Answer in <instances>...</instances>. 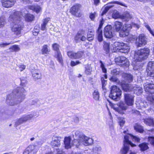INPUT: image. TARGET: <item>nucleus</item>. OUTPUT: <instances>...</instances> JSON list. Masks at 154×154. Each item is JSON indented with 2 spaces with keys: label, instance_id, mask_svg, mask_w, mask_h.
<instances>
[{
  "label": "nucleus",
  "instance_id": "nucleus-52",
  "mask_svg": "<svg viewBox=\"0 0 154 154\" xmlns=\"http://www.w3.org/2000/svg\"><path fill=\"white\" fill-rule=\"evenodd\" d=\"M109 80L110 81L112 82L118 83H119V84L120 82H121L119 81V80L114 75L112 76L109 79Z\"/></svg>",
  "mask_w": 154,
  "mask_h": 154
},
{
  "label": "nucleus",
  "instance_id": "nucleus-34",
  "mask_svg": "<svg viewBox=\"0 0 154 154\" xmlns=\"http://www.w3.org/2000/svg\"><path fill=\"white\" fill-rule=\"evenodd\" d=\"M97 38L99 42H101L103 40L102 32L101 29H98L97 31Z\"/></svg>",
  "mask_w": 154,
  "mask_h": 154
},
{
  "label": "nucleus",
  "instance_id": "nucleus-24",
  "mask_svg": "<svg viewBox=\"0 0 154 154\" xmlns=\"http://www.w3.org/2000/svg\"><path fill=\"white\" fill-rule=\"evenodd\" d=\"M143 122L146 125L154 127V119L151 117H149L143 119Z\"/></svg>",
  "mask_w": 154,
  "mask_h": 154
},
{
  "label": "nucleus",
  "instance_id": "nucleus-59",
  "mask_svg": "<svg viewBox=\"0 0 154 154\" xmlns=\"http://www.w3.org/2000/svg\"><path fill=\"white\" fill-rule=\"evenodd\" d=\"M80 63L81 62L79 61H76L75 62L72 61L70 63V65L72 66H74Z\"/></svg>",
  "mask_w": 154,
  "mask_h": 154
},
{
  "label": "nucleus",
  "instance_id": "nucleus-53",
  "mask_svg": "<svg viewBox=\"0 0 154 154\" xmlns=\"http://www.w3.org/2000/svg\"><path fill=\"white\" fill-rule=\"evenodd\" d=\"M100 67L101 68L103 72L104 73H106L107 71L104 65L101 61H100Z\"/></svg>",
  "mask_w": 154,
  "mask_h": 154
},
{
  "label": "nucleus",
  "instance_id": "nucleus-20",
  "mask_svg": "<svg viewBox=\"0 0 154 154\" xmlns=\"http://www.w3.org/2000/svg\"><path fill=\"white\" fill-rule=\"evenodd\" d=\"M71 138L70 137H65L64 140V143L66 149H68L71 148L73 146L71 141Z\"/></svg>",
  "mask_w": 154,
  "mask_h": 154
},
{
  "label": "nucleus",
  "instance_id": "nucleus-45",
  "mask_svg": "<svg viewBox=\"0 0 154 154\" xmlns=\"http://www.w3.org/2000/svg\"><path fill=\"white\" fill-rule=\"evenodd\" d=\"M148 70H154V62L149 61L147 65Z\"/></svg>",
  "mask_w": 154,
  "mask_h": 154
},
{
  "label": "nucleus",
  "instance_id": "nucleus-19",
  "mask_svg": "<svg viewBox=\"0 0 154 154\" xmlns=\"http://www.w3.org/2000/svg\"><path fill=\"white\" fill-rule=\"evenodd\" d=\"M20 23L19 24H15L11 28V30L14 33L17 35H19L21 33V31L23 27Z\"/></svg>",
  "mask_w": 154,
  "mask_h": 154
},
{
  "label": "nucleus",
  "instance_id": "nucleus-40",
  "mask_svg": "<svg viewBox=\"0 0 154 154\" xmlns=\"http://www.w3.org/2000/svg\"><path fill=\"white\" fill-rule=\"evenodd\" d=\"M125 136H128V140H129L130 137H131L132 140L133 141H134L135 142H139L140 140V139L138 137L134 136L132 134H128L127 135H126Z\"/></svg>",
  "mask_w": 154,
  "mask_h": 154
},
{
  "label": "nucleus",
  "instance_id": "nucleus-33",
  "mask_svg": "<svg viewBox=\"0 0 154 154\" xmlns=\"http://www.w3.org/2000/svg\"><path fill=\"white\" fill-rule=\"evenodd\" d=\"M109 43L103 42V49L106 54L108 53L109 51Z\"/></svg>",
  "mask_w": 154,
  "mask_h": 154
},
{
  "label": "nucleus",
  "instance_id": "nucleus-26",
  "mask_svg": "<svg viewBox=\"0 0 154 154\" xmlns=\"http://www.w3.org/2000/svg\"><path fill=\"white\" fill-rule=\"evenodd\" d=\"M55 57L57 58V60L63 66V60L60 52V51H58L55 54Z\"/></svg>",
  "mask_w": 154,
  "mask_h": 154
},
{
  "label": "nucleus",
  "instance_id": "nucleus-48",
  "mask_svg": "<svg viewBox=\"0 0 154 154\" xmlns=\"http://www.w3.org/2000/svg\"><path fill=\"white\" fill-rule=\"evenodd\" d=\"M94 39V33L93 32L91 31L88 33L87 35V40L91 41Z\"/></svg>",
  "mask_w": 154,
  "mask_h": 154
},
{
  "label": "nucleus",
  "instance_id": "nucleus-64",
  "mask_svg": "<svg viewBox=\"0 0 154 154\" xmlns=\"http://www.w3.org/2000/svg\"><path fill=\"white\" fill-rule=\"evenodd\" d=\"M55 150L57 152V154H66L65 152L61 149L57 148L55 149Z\"/></svg>",
  "mask_w": 154,
  "mask_h": 154
},
{
  "label": "nucleus",
  "instance_id": "nucleus-55",
  "mask_svg": "<svg viewBox=\"0 0 154 154\" xmlns=\"http://www.w3.org/2000/svg\"><path fill=\"white\" fill-rule=\"evenodd\" d=\"M91 67L88 66L86 67L85 73L87 75H89L91 74Z\"/></svg>",
  "mask_w": 154,
  "mask_h": 154
},
{
  "label": "nucleus",
  "instance_id": "nucleus-5",
  "mask_svg": "<svg viewBox=\"0 0 154 154\" xmlns=\"http://www.w3.org/2000/svg\"><path fill=\"white\" fill-rule=\"evenodd\" d=\"M35 114V113L33 112L30 114L23 116L18 120L16 122L15 125L17 126L21 124L24 122L27 121L28 120H30L34 116H36Z\"/></svg>",
  "mask_w": 154,
  "mask_h": 154
},
{
  "label": "nucleus",
  "instance_id": "nucleus-56",
  "mask_svg": "<svg viewBox=\"0 0 154 154\" xmlns=\"http://www.w3.org/2000/svg\"><path fill=\"white\" fill-rule=\"evenodd\" d=\"M119 122L121 126H122L124 124L125 121L123 118H119Z\"/></svg>",
  "mask_w": 154,
  "mask_h": 154
},
{
  "label": "nucleus",
  "instance_id": "nucleus-57",
  "mask_svg": "<svg viewBox=\"0 0 154 154\" xmlns=\"http://www.w3.org/2000/svg\"><path fill=\"white\" fill-rule=\"evenodd\" d=\"M13 43L12 42H10L9 43H0V47L1 48L2 47H5L6 46H7L8 45H9L10 44H13Z\"/></svg>",
  "mask_w": 154,
  "mask_h": 154
},
{
  "label": "nucleus",
  "instance_id": "nucleus-16",
  "mask_svg": "<svg viewBox=\"0 0 154 154\" xmlns=\"http://www.w3.org/2000/svg\"><path fill=\"white\" fill-rule=\"evenodd\" d=\"M15 2L16 0H1L2 6L6 8L12 7Z\"/></svg>",
  "mask_w": 154,
  "mask_h": 154
},
{
  "label": "nucleus",
  "instance_id": "nucleus-41",
  "mask_svg": "<svg viewBox=\"0 0 154 154\" xmlns=\"http://www.w3.org/2000/svg\"><path fill=\"white\" fill-rule=\"evenodd\" d=\"M112 16L113 18L115 19L119 18H121L122 17V16L119 14V13L116 10L113 11Z\"/></svg>",
  "mask_w": 154,
  "mask_h": 154
},
{
  "label": "nucleus",
  "instance_id": "nucleus-15",
  "mask_svg": "<svg viewBox=\"0 0 154 154\" xmlns=\"http://www.w3.org/2000/svg\"><path fill=\"white\" fill-rule=\"evenodd\" d=\"M123 90L127 91H132V86L133 85L128 84L125 82V81H121L119 83Z\"/></svg>",
  "mask_w": 154,
  "mask_h": 154
},
{
  "label": "nucleus",
  "instance_id": "nucleus-50",
  "mask_svg": "<svg viewBox=\"0 0 154 154\" xmlns=\"http://www.w3.org/2000/svg\"><path fill=\"white\" fill-rule=\"evenodd\" d=\"M59 45L56 43H55L52 45V47L54 50L57 51H59Z\"/></svg>",
  "mask_w": 154,
  "mask_h": 154
},
{
  "label": "nucleus",
  "instance_id": "nucleus-37",
  "mask_svg": "<svg viewBox=\"0 0 154 154\" xmlns=\"http://www.w3.org/2000/svg\"><path fill=\"white\" fill-rule=\"evenodd\" d=\"M73 145L75 146L76 147H78L82 143V140L80 139H74L72 142Z\"/></svg>",
  "mask_w": 154,
  "mask_h": 154
},
{
  "label": "nucleus",
  "instance_id": "nucleus-54",
  "mask_svg": "<svg viewBox=\"0 0 154 154\" xmlns=\"http://www.w3.org/2000/svg\"><path fill=\"white\" fill-rule=\"evenodd\" d=\"M128 33L126 31L121 30L120 32V36L121 37H125L128 35Z\"/></svg>",
  "mask_w": 154,
  "mask_h": 154
},
{
  "label": "nucleus",
  "instance_id": "nucleus-25",
  "mask_svg": "<svg viewBox=\"0 0 154 154\" xmlns=\"http://www.w3.org/2000/svg\"><path fill=\"white\" fill-rule=\"evenodd\" d=\"M123 23L122 22L118 21H116L114 23V27L116 31H120L122 27Z\"/></svg>",
  "mask_w": 154,
  "mask_h": 154
},
{
  "label": "nucleus",
  "instance_id": "nucleus-27",
  "mask_svg": "<svg viewBox=\"0 0 154 154\" xmlns=\"http://www.w3.org/2000/svg\"><path fill=\"white\" fill-rule=\"evenodd\" d=\"M30 9L35 11L37 13H39L41 10V7L39 5H32L29 6Z\"/></svg>",
  "mask_w": 154,
  "mask_h": 154
},
{
  "label": "nucleus",
  "instance_id": "nucleus-49",
  "mask_svg": "<svg viewBox=\"0 0 154 154\" xmlns=\"http://www.w3.org/2000/svg\"><path fill=\"white\" fill-rule=\"evenodd\" d=\"M113 5H108L106 6L104 9V10L103 11L102 14L101 15H103L104 14H105L109 10V9L112 8V7H113Z\"/></svg>",
  "mask_w": 154,
  "mask_h": 154
},
{
  "label": "nucleus",
  "instance_id": "nucleus-36",
  "mask_svg": "<svg viewBox=\"0 0 154 154\" xmlns=\"http://www.w3.org/2000/svg\"><path fill=\"white\" fill-rule=\"evenodd\" d=\"M129 49L130 48L129 47L125 44L124 46L122 47V49L121 50L120 52L127 53L129 51Z\"/></svg>",
  "mask_w": 154,
  "mask_h": 154
},
{
  "label": "nucleus",
  "instance_id": "nucleus-23",
  "mask_svg": "<svg viewBox=\"0 0 154 154\" xmlns=\"http://www.w3.org/2000/svg\"><path fill=\"white\" fill-rule=\"evenodd\" d=\"M124 80L122 81H125V82L129 83L133 80V76L130 74L124 73L123 75Z\"/></svg>",
  "mask_w": 154,
  "mask_h": 154
},
{
  "label": "nucleus",
  "instance_id": "nucleus-21",
  "mask_svg": "<svg viewBox=\"0 0 154 154\" xmlns=\"http://www.w3.org/2000/svg\"><path fill=\"white\" fill-rule=\"evenodd\" d=\"M82 143L85 146L91 145L93 143V140L91 138L84 135L82 139Z\"/></svg>",
  "mask_w": 154,
  "mask_h": 154
},
{
  "label": "nucleus",
  "instance_id": "nucleus-2",
  "mask_svg": "<svg viewBox=\"0 0 154 154\" xmlns=\"http://www.w3.org/2000/svg\"><path fill=\"white\" fill-rule=\"evenodd\" d=\"M24 16L26 21L31 22L34 20L35 17L33 15L27 14V11L26 9H24L21 11H15L11 14L9 17V19L11 21H16L19 20L22 16Z\"/></svg>",
  "mask_w": 154,
  "mask_h": 154
},
{
  "label": "nucleus",
  "instance_id": "nucleus-14",
  "mask_svg": "<svg viewBox=\"0 0 154 154\" xmlns=\"http://www.w3.org/2000/svg\"><path fill=\"white\" fill-rule=\"evenodd\" d=\"M84 31L82 30L81 31H79L75 35L74 40L77 43L79 42L80 41H85L86 40V38L84 36Z\"/></svg>",
  "mask_w": 154,
  "mask_h": 154
},
{
  "label": "nucleus",
  "instance_id": "nucleus-11",
  "mask_svg": "<svg viewBox=\"0 0 154 154\" xmlns=\"http://www.w3.org/2000/svg\"><path fill=\"white\" fill-rule=\"evenodd\" d=\"M124 44L125 43L123 42H115L112 44V47H111V49L112 50V52H113L117 51L120 52Z\"/></svg>",
  "mask_w": 154,
  "mask_h": 154
},
{
  "label": "nucleus",
  "instance_id": "nucleus-3",
  "mask_svg": "<svg viewBox=\"0 0 154 154\" xmlns=\"http://www.w3.org/2000/svg\"><path fill=\"white\" fill-rule=\"evenodd\" d=\"M149 52L150 50L148 48H144L136 51L134 57L136 62L141 61L147 58Z\"/></svg>",
  "mask_w": 154,
  "mask_h": 154
},
{
  "label": "nucleus",
  "instance_id": "nucleus-46",
  "mask_svg": "<svg viewBox=\"0 0 154 154\" xmlns=\"http://www.w3.org/2000/svg\"><path fill=\"white\" fill-rule=\"evenodd\" d=\"M75 135L77 137V139L78 138L80 140H82L85 135L82 134L80 132L78 131H75Z\"/></svg>",
  "mask_w": 154,
  "mask_h": 154
},
{
  "label": "nucleus",
  "instance_id": "nucleus-38",
  "mask_svg": "<svg viewBox=\"0 0 154 154\" xmlns=\"http://www.w3.org/2000/svg\"><path fill=\"white\" fill-rule=\"evenodd\" d=\"M32 74L33 77L35 79H40L42 78L41 73L40 72H33Z\"/></svg>",
  "mask_w": 154,
  "mask_h": 154
},
{
  "label": "nucleus",
  "instance_id": "nucleus-51",
  "mask_svg": "<svg viewBox=\"0 0 154 154\" xmlns=\"http://www.w3.org/2000/svg\"><path fill=\"white\" fill-rule=\"evenodd\" d=\"M75 53L73 51H69L67 52L68 56L71 58L75 59Z\"/></svg>",
  "mask_w": 154,
  "mask_h": 154
},
{
  "label": "nucleus",
  "instance_id": "nucleus-9",
  "mask_svg": "<svg viewBox=\"0 0 154 154\" xmlns=\"http://www.w3.org/2000/svg\"><path fill=\"white\" fill-rule=\"evenodd\" d=\"M38 150L36 145H30L23 152V154H36Z\"/></svg>",
  "mask_w": 154,
  "mask_h": 154
},
{
  "label": "nucleus",
  "instance_id": "nucleus-4",
  "mask_svg": "<svg viewBox=\"0 0 154 154\" xmlns=\"http://www.w3.org/2000/svg\"><path fill=\"white\" fill-rule=\"evenodd\" d=\"M128 136H125L124 140V146L121 150L120 152L122 154H127L129 150L130 145L132 147L136 146V145L132 143L128 140Z\"/></svg>",
  "mask_w": 154,
  "mask_h": 154
},
{
  "label": "nucleus",
  "instance_id": "nucleus-30",
  "mask_svg": "<svg viewBox=\"0 0 154 154\" xmlns=\"http://www.w3.org/2000/svg\"><path fill=\"white\" fill-rule=\"evenodd\" d=\"M110 92H118V94H120V92H122L121 90L117 86L115 85L112 86L110 88Z\"/></svg>",
  "mask_w": 154,
  "mask_h": 154
},
{
  "label": "nucleus",
  "instance_id": "nucleus-22",
  "mask_svg": "<svg viewBox=\"0 0 154 154\" xmlns=\"http://www.w3.org/2000/svg\"><path fill=\"white\" fill-rule=\"evenodd\" d=\"M122 94V92H120V94H118V92H110L109 95V97L110 98L114 100L117 101L120 100V97Z\"/></svg>",
  "mask_w": 154,
  "mask_h": 154
},
{
  "label": "nucleus",
  "instance_id": "nucleus-13",
  "mask_svg": "<svg viewBox=\"0 0 154 154\" xmlns=\"http://www.w3.org/2000/svg\"><path fill=\"white\" fill-rule=\"evenodd\" d=\"M134 97L131 94L128 93L124 94L125 102L127 105L131 106L133 105L134 102Z\"/></svg>",
  "mask_w": 154,
  "mask_h": 154
},
{
  "label": "nucleus",
  "instance_id": "nucleus-39",
  "mask_svg": "<svg viewBox=\"0 0 154 154\" xmlns=\"http://www.w3.org/2000/svg\"><path fill=\"white\" fill-rule=\"evenodd\" d=\"M141 151H144L148 148L147 144L145 143H143L139 145Z\"/></svg>",
  "mask_w": 154,
  "mask_h": 154
},
{
  "label": "nucleus",
  "instance_id": "nucleus-47",
  "mask_svg": "<svg viewBox=\"0 0 154 154\" xmlns=\"http://www.w3.org/2000/svg\"><path fill=\"white\" fill-rule=\"evenodd\" d=\"M84 54V52L83 51H79L77 53H75V59H79L81 58Z\"/></svg>",
  "mask_w": 154,
  "mask_h": 154
},
{
  "label": "nucleus",
  "instance_id": "nucleus-63",
  "mask_svg": "<svg viewBox=\"0 0 154 154\" xmlns=\"http://www.w3.org/2000/svg\"><path fill=\"white\" fill-rule=\"evenodd\" d=\"M119 72L116 69H113L111 71V74L113 75H116L119 74Z\"/></svg>",
  "mask_w": 154,
  "mask_h": 154
},
{
  "label": "nucleus",
  "instance_id": "nucleus-12",
  "mask_svg": "<svg viewBox=\"0 0 154 154\" xmlns=\"http://www.w3.org/2000/svg\"><path fill=\"white\" fill-rule=\"evenodd\" d=\"M127 105V104H126L123 102L121 103L118 107H116V106H114L113 108L115 111L121 114H123L124 113V110H126L128 107Z\"/></svg>",
  "mask_w": 154,
  "mask_h": 154
},
{
  "label": "nucleus",
  "instance_id": "nucleus-58",
  "mask_svg": "<svg viewBox=\"0 0 154 154\" xmlns=\"http://www.w3.org/2000/svg\"><path fill=\"white\" fill-rule=\"evenodd\" d=\"M97 16V13L96 12H94V13H91L90 14V18L92 20H94L95 17Z\"/></svg>",
  "mask_w": 154,
  "mask_h": 154
},
{
  "label": "nucleus",
  "instance_id": "nucleus-44",
  "mask_svg": "<svg viewBox=\"0 0 154 154\" xmlns=\"http://www.w3.org/2000/svg\"><path fill=\"white\" fill-rule=\"evenodd\" d=\"M93 98L96 100H98L99 98V94L97 90H95L93 94Z\"/></svg>",
  "mask_w": 154,
  "mask_h": 154
},
{
  "label": "nucleus",
  "instance_id": "nucleus-60",
  "mask_svg": "<svg viewBox=\"0 0 154 154\" xmlns=\"http://www.w3.org/2000/svg\"><path fill=\"white\" fill-rule=\"evenodd\" d=\"M149 70L147 71L148 75L151 77H154V70Z\"/></svg>",
  "mask_w": 154,
  "mask_h": 154
},
{
  "label": "nucleus",
  "instance_id": "nucleus-8",
  "mask_svg": "<svg viewBox=\"0 0 154 154\" xmlns=\"http://www.w3.org/2000/svg\"><path fill=\"white\" fill-rule=\"evenodd\" d=\"M113 30L111 25H108L104 28V35L107 38H111L113 37Z\"/></svg>",
  "mask_w": 154,
  "mask_h": 154
},
{
  "label": "nucleus",
  "instance_id": "nucleus-61",
  "mask_svg": "<svg viewBox=\"0 0 154 154\" xmlns=\"http://www.w3.org/2000/svg\"><path fill=\"white\" fill-rule=\"evenodd\" d=\"M110 3H114V4H117L118 5H122V6H124L125 7H127L125 5V4H124L121 2H118V1H114Z\"/></svg>",
  "mask_w": 154,
  "mask_h": 154
},
{
  "label": "nucleus",
  "instance_id": "nucleus-28",
  "mask_svg": "<svg viewBox=\"0 0 154 154\" xmlns=\"http://www.w3.org/2000/svg\"><path fill=\"white\" fill-rule=\"evenodd\" d=\"M6 24V18L4 16L0 17V29L4 27Z\"/></svg>",
  "mask_w": 154,
  "mask_h": 154
},
{
  "label": "nucleus",
  "instance_id": "nucleus-17",
  "mask_svg": "<svg viewBox=\"0 0 154 154\" xmlns=\"http://www.w3.org/2000/svg\"><path fill=\"white\" fill-rule=\"evenodd\" d=\"M144 88L145 91L149 94L154 93V84L149 83L144 86Z\"/></svg>",
  "mask_w": 154,
  "mask_h": 154
},
{
  "label": "nucleus",
  "instance_id": "nucleus-31",
  "mask_svg": "<svg viewBox=\"0 0 154 154\" xmlns=\"http://www.w3.org/2000/svg\"><path fill=\"white\" fill-rule=\"evenodd\" d=\"M134 129L137 132L143 133L144 131L143 128L140 125L136 124L134 126Z\"/></svg>",
  "mask_w": 154,
  "mask_h": 154
},
{
  "label": "nucleus",
  "instance_id": "nucleus-43",
  "mask_svg": "<svg viewBox=\"0 0 154 154\" xmlns=\"http://www.w3.org/2000/svg\"><path fill=\"white\" fill-rule=\"evenodd\" d=\"M9 49L11 50V51L12 52H17L19 51L20 49L19 46L17 45H14L11 46L10 48Z\"/></svg>",
  "mask_w": 154,
  "mask_h": 154
},
{
  "label": "nucleus",
  "instance_id": "nucleus-42",
  "mask_svg": "<svg viewBox=\"0 0 154 154\" xmlns=\"http://www.w3.org/2000/svg\"><path fill=\"white\" fill-rule=\"evenodd\" d=\"M42 51L43 54H48L50 51V50L48 49L47 45H45L43 46Z\"/></svg>",
  "mask_w": 154,
  "mask_h": 154
},
{
  "label": "nucleus",
  "instance_id": "nucleus-6",
  "mask_svg": "<svg viewBox=\"0 0 154 154\" xmlns=\"http://www.w3.org/2000/svg\"><path fill=\"white\" fill-rule=\"evenodd\" d=\"M146 43L147 39L144 34L140 35L136 39V44L138 47L144 46Z\"/></svg>",
  "mask_w": 154,
  "mask_h": 154
},
{
  "label": "nucleus",
  "instance_id": "nucleus-32",
  "mask_svg": "<svg viewBox=\"0 0 154 154\" xmlns=\"http://www.w3.org/2000/svg\"><path fill=\"white\" fill-rule=\"evenodd\" d=\"M102 150L101 148L98 146H94L92 149V152L93 154L99 153Z\"/></svg>",
  "mask_w": 154,
  "mask_h": 154
},
{
  "label": "nucleus",
  "instance_id": "nucleus-35",
  "mask_svg": "<svg viewBox=\"0 0 154 154\" xmlns=\"http://www.w3.org/2000/svg\"><path fill=\"white\" fill-rule=\"evenodd\" d=\"M131 18L132 16L128 13L124 14L121 17V19L126 21H128Z\"/></svg>",
  "mask_w": 154,
  "mask_h": 154
},
{
  "label": "nucleus",
  "instance_id": "nucleus-29",
  "mask_svg": "<svg viewBox=\"0 0 154 154\" xmlns=\"http://www.w3.org/2000/svg\"><path fill=\"white\" fill-rule=\"evenodd\" d=\"M107 79V76L106 74L103 75V76L101 77V81L102 87L103 89H104L105 87L107 84V81L106 80Z\"/></svg>",
  "mask_w": 154,
  "mask_h": 154
},
{
  "label": "nucleus",
  "instance_id": "nucleus-7",
  "mask_svg": "<svg viewBox=\"0 0 154 154\" xmlns=\"http://www.w3.org/2000/svg\"><path fill=\"white\" fill-rule=\"evenodd\" d=\"M115 60L116 62L119 63V64L121 66L128 67L129 65V63L128 59L123 56L117 58Z\"/></svg>",
  "mask_w": 154,
  "mask_h": 154
},
{
  "label": "nucleus",
  "instance_id": "nucleus-10",
  "mask_svg": "<svg viewBox=\"0 0 154 154\" xmlns=\"http://www.w3.org/2000/svg\"><path fill=\"white\" fill-rule=\"evenodd\" d=\"M61 137L56 136H53L52 138L50 144L52 147H59L61 145Z\"/></svg>",
  "mask_w": 154,
  "mask_h": 154
},
{
  "label": "nucleus",
  "instance_id": "nucleus-18",
  "mask_svg": "<svg viewBox=\"0 0 154 154\" xmlns=\"http://www.w3.org/2000/svg\"><path fill=\"white\" fill-rule=\"evenodd\" d=\"M80 5L79 4L76 5H74L71 8V12L72 14L76 16L79 17L81 14H79V8Z\"/></svg>",
  "mask_w": 154,
  "mask_h": 154
},
{
  "label": "nucleus",
  "instance_id": "nucleus-1",
  "mask_svg": "<svg viewBox=\"0 0 154 154\" xmlns=\"http://www.w3.org/2000/svg\"><path fill=\"white\" fill-rule=\"evenodd\" d=\"M25 90L23 88H17L14 90L7 96L6 103L10 106H14L22 102L25 98Z\"/></svg>",
  "mask_w": 154,
  "mask_h": 154
},
{
  "label": "nucleus",
  "instance_id": "nucleus-62",
  "mask_svg": "<svg viewBox=\"0 0 154 154\" xmlns=\"http://www.w3.org/2000/svg\"><path fill=\"white\" fill-rule=\"evenodd\" d=\"M138 87H137L136 86V85H134L132 86V91H134V93L137 94L138 92Z\"/></svg>",
  "mask_w": 154,
  "mask_h": 154
}]
</instances>
